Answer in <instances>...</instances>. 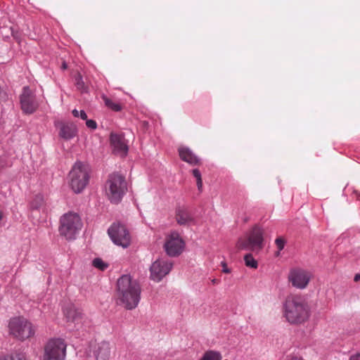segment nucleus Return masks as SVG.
<instances>
[{"label":"nucleus","instance_id":"nucleus-25","mask_svg":"<svg viewBox=\"0 0 360 360\" xmlns=\"http://www.w3.org/2000/svg\"><path fill=\"white\" fill-rule=\"evenodd\" d=\"M104 101L105 105L114 111H120L121 110V106L120 104L113 103L109 98L105 97Z\"/></svg>","mask_w":360,"mask_h":360},{"label":"nucleus","instance_id":"nucleus-31","mask_svg":"<svg viewBox=\"0 0 360 360\" xmlns=\"http://www.w3.org/2000/svg\"><path fill=\"white\" fill-rule=\"evenodd\" d=\"M349 360H360V353H356L351 355Z\"/></svg>","mask_w":360,"mask_h":360},{"label":"nucleus","instance_id":"nucleus-14","mask_svg":"<svg viewBox=\"0 0 360 360\" xmlns=\"http://www.w3.org/2000/svg\"><path fill=\"white\" fill-rule=\"evenodd\" d=\"M21 109L25 114H32L37 109L39 104L35 94L28 86H24L20 95Z\"/></svg>","mask_w":360,"mask_h":360},{"label":"nucleus","instance_id":"nucleus-26","mask_svg":"<svg viewBox=\"0 0 360 360\" xmlns=\"http://www.w3.org/2000/svg\"><path fill=\"white\" fill-rule=\"evenodd\" d=\"M193 174L196 178L197 180V186L199 190H201L202 186V181L201 178V174L198 169H194L193 170Z\"/></svg>","mask_w":360,"mask_h":360},{"label":"nucleus","instance_id":"nucleus-1","mask_svg":"<svg viewBox=\"0 0 360 360\" xmlns=\"http://www.w3.org/2000/svg\"><path fill=\"white\" fill-rule=\"evenodd\" d=\"M283 316L291 325H301L310 318L311 309L308 302L300 295H290L282 304Z\"/></svg>","mask_w":360,"mask_h":360},{"label":"nucleus","instance_id":"nucleus-8","mask_svg":"<svg viewBox=\"0 0 360 360\" xmlns=\"http://www.w3.org/2000/svg\"><path fill=\"white\" fill-rule=\"evenodd\" d=\"M8 326L11 334L20 340L28 339L35 333L34 326L23 317L12 319Z\"/></svg>","mask_w":360,"mask_h":360},{"label":"nucleus","instance_id":"nucleus-30","mask_svg":"<svg viewBox=\"0 0 360 360\" xmlns=\"http://www.w3.org/2000/svg\"><path fill=\"white\" fill-rule=\"evenodd\" d=\"M86 120V125L88 128L94 130L97 128V124L96 122L93 120Z\"/></svg>","mask_w":360,"mask_h":360},{"label":"nucleus","instance_id":"nucleus-20","mask_svg":"<svg viewBox=\"0 0 360 360\" xmlns=\"http://www.w3.org/2000/svg\"><path fill=\"white\" fill-rule=\"evenodd\" d=\"M0 360H27L25 354L22 352H14L5 355L0 358Z\"/></svg>","mask_w":360,"mask_h":360},{"label":"nucleus","instance_id":"nucleus-32","mask_svg":"<svg viewBox=\"0 0 360 360\" xmlns=\"http://www.w3.org/2000/svg\"><path fill=\"white\" fill-rule=\"evenodd\" d=\"M221 266L223 267L222 271L224 273L229 274L231 272L230 269L227 267L226 264L225 262H222Z\"/></svg>","mask_w":360,"mask_h":360},{"label":"nucleus","instance_id":"nucleus-3","mask_svg":"<svg viewBox=\"0 0 360 360\" xmlns=\"http://www.w3.org/2000/svg\"><path fill=\"white\" fill-rule=\"evenodd\" d=\"M127 191L124 177L118 174L109 176L105 185V191L108 200L112 203L121 201Z\"/></svg>","mask_w":360,"mask_h":360},{"label":"nucleus","instance_id":"nucleus-23","mask_svg":"<svg viewBox=\"0 0 360 360\" xmlns=\"http://www.w3.org/2000/svg\"><path fill=\"white\" fill-rule=\"evenodd\" d=\"M92 265L101 271H104L108 267V264L103 261L101 258H96L92 261Z\"/></svg>","mask_w":360,"mask_h":360},{"label":"nucleus","instance_id":"nucleus-33","mask_svg":"<svg viewBox=\"0 0 360 360\" xmlns=\"http://www.w3.org/2000/svg\"><path fill=\"white\" fill-rule=\"evenodd\" d=\"M354 281L355 282H358L359 281H360V274H356L354 277Z\"/></svg>","mask_w":360,"mask_h":360},{"label":"nucleus","instance_id":"nucleus-35","mask_svg":"<svg viewBox=\"0 0 360 360\" xmlns=\"http://www.w3.org/2000/svg\"><path fill=\"white\" fill-rule=\"evenodd\" d=\"M291 360H303V359L301 358H299V357H293L291 359Z\"/></svg>","mask_w":360,"mask_h":360},{"label":"nucleus","instance_id":"nucleus-21","mask_svg":"<svg viewBox=\"0 0 360 360\" xmlns=\"http://www.w3.org/2000/svg\"><path fill=\"white\" fill-rule=\"evenodd\" d=\"M221 355L219 352L210 350L206 352L200 360H221Z\"/></svg>","mask_w":360,"mask_h":360},{"label":"nucleus","instance_id":"nucleus-2","mask_svg":"<svg viewBox=\"0 0 360 360\" xmlns=\"http://www.w3.org/2000/svg\"><path fill=\"white\" fill-rule=\"evenodd\" d=\"M141 287L129 275L122 276L117 282L119 304L127 309H135L141 299Z\"/></svg>","mask_w":360,"mask_h":360},{"label":"nucleus","instance_id":"nucleus-36","mask_svg":"<svg viewBox=\"0 0 360 360\" xmlns=\"http://www.w3.org/2000/svg\"><path fill=\"white\" fill-rule=\"evenodd\" d=\"M225 360H228V359H225Z\"/></svg>","mask_w":360,"mask_h":360},{"label":"nucleus","instance_id":"nucleus-16","mask_svg":"<svg viewBox=\"0 0 360 360\" xmlns=\"http://www.w3.org/2000/svg\"><path fill=\"white\" fill-rule=\"evenodd\" d=\"M58 127L59 136L64 140H70L77 135V127L72 122H61L59 124Z\"/></svg>","mask_w":360,"mask_h":360},{"label":"nucleus","instance_id":"nucleus-10","mask_svg":"<svg viewBox=\"0 0 360 360\" xmlns=\"http://www.w3.org/2000/svg\"><path fill=\"white\" fill-rule=\"evenodd\" d=\"M163 248L169 257H177L184 251L185 242L179 232L173 231L166 234Z\"/></svg>","mask_w":360,"mask_h":360},{"label":"nucleus","instance_id":"nucleus-13","mask_svg":"<svg viewBox=\"0 0 360 360\" xmlns=\"http://www.w3.org/2000/svg\"><path fill=\"white\" fill-rule=\"evenodd\" d=\"M64 316L66 320L67 327L70 330H78L84 324V316L82 313L74 305L67 306L64 310Z\"/></svg>","mask_w":360,"mask_h":360},{"label":"nucleus","instance_id":"nucleus-19","mask_svg":"<svg viewBox=\"0 0 360 360\" xmlns=\"http://www.w3.org/2000/svg\"><path fill=\"white\" fill-rule=\"evenodd\" d=\"M179 153L181 159L190 165H198L200 162L199 158L187 147H180Z\"/></svg>","mask_w":360,"mask_h":360},{"label":"nucleus","instance_id":"nucleus-15","mask_svg":"<svg viewBox=\"0 0 360 360\" xmlns=\"http://www.w3.org/2000/svg\"><path fill=\"white\" fill-rule=\"evenodd\" d=\"M110 140L115 153L121 156L126 155L128 151V146L122 135L111 133Z\"/></svg>","mask_w":360,"mask_h":360},{"label":"nucleus","instance_id":"nucleus-27","mask_svg":"<svg viewBox=\"0 0 360 360\" xmlns=\"http://www.w3.org/2000/svg\"><path fill=\"white\" fill-rule=\"evenodd\" d=\"M72 112L73 116L75 117H79L82 120H86L87 118L86 113L84 110L79 111L76 109H74Z\"/></svg>","mask_w":360,"mask_h":360},{"label":"nucleus","instance_id":"nucleus-28","mask_svg":"<svg viewBox=\"0 0 360 360\" xmlns=\"http://www.w3.org/2000/svg\"><path fill=\"white\" fill-rule=\"evenodd\" d=\"M75 81H76V86H77V89H81V90L84 89V82L82 80V77L80 75H78L76 77Z\"/></svg>","mask_w":360,"mask_h":360},{"label":"nucleus","instance_id":"nucleus-6","mask_svg":"<svg viewBox=\"0 0 360 360\" xmlns=\"http://www.w3.org/2000/svg\"><path fill=\"white\" fill-rule=\"evenodd\" d=\"M82 227L80 217L76 212H69L60 219L59 232L67 240H73Z\"/></svg>","mask_w":360,"mask_h":360},{"label":"nucleus","instance_id":"nucleus-18","mask_svg":"<svg viewBox=\"0 0 360 360\" xmlns=\"http://www.w3.org/2000/svg\"><path fill=\"white\" fill-rule=\"evenodd\" d=\"M96 360H109L110 355V344L106 342H102L97 345L94 351Z\"/></svg>","mask_w":360,"mask_h":360},{"label":"nucleus","instance_id":"nucleus-22","mask_svg":"<svg viewBox=\"0 0 360 360\" xmlns=\"http://www.w3.org/2000/svg\"><path fill=\"white\" fill-rule=\"evenodd\" d=\"M245 264L248 267L257 269L258 264L251 254H247L244 257Z\"/></svg>","mask_w":360,"mask_h":360},{"label":"nucleus","instance_id":"nucleus-7","mask_svg":"<svg viewBox=\"0 0 360 360\" xmlns=\"http://www.w3.org/2000/svg\"><path fill=\"white\" fill-rule=\"evenodd\" d=\"M67 344L60 338L49 339L44 347L42 360H65Z\"/></svg>","mask_w":360,"mask_h":360},{"label":"nucleus","instance_id":"nucleus-5","mask_svg":"<svg viewBox=\"0 0 360 360\" xmlns=\"http://www.w3.org/2000/svg\"><path fill=\"white\" fill-rule=\"evenodd\" d=\"M89 180L88 167L81 162H75L68 175V183L72 191L76 193H81L87 186Z\"/></svg>","mask_w":360,"mask_h":360},{"label":"nucleus","instance_id":"nucleus-11","mask_svg":"<svg viewBox=\"0 0 360 360\" xmlns=\"http://www.w3.org/2000/svg\"><path fill=\"white\" fill-rule=\"evenodd\" d=\"M112 241L117 245L127 248L131 243V236L126 227L120 224H113L108 230Z\"/></svg>","mask_w":360,"mask_h":360},{"label":"nucleus","instance_id":"nucleus-29","mask_svg":"<svg viewBox=\"0 0 360 360\" xmlns=\"http://www.w3.org/2000/svg\"><path fill=\"white\" fill-rule=\"evenodd\" d=\"M275 243H276L277 248L278 249L279 251L282 250L284 248L285 241L283 238H276L275 240Z\"/></svg>","mask_w":360,"mask_h":360},{"label":"nucleus","instance_id":"nucleus-17","mask_svg":"<svg viewBox=\"0 0 360 360\" xmlns=\"http://www.w3.org/2000/svg\"><path fill=\"white\" fill-rule=\"evenodd\" d=\"M176 220L181 226H191L194 224V218L184 206L179 205L176 208Z\"/></svg>","mask_w":360,"mask_h":360},{"label":"nucleus","instance_id":"nucleus-4","mask_svg":"<svg viewBox=\"0 0 360 360\" xmlns=\"http://www.w3.org/2000/svg\"><path fill=\"white\" fill-rule=\"evenodd\" d=\"M264 230L258 226H254L246 234L245 238H240L236 242L238 250L258 251L264 247Z\"/></svg>","mask_w":360,"mask_h":360},{"label":"nucleus","instance_id":"nucleus-34","mask_svg":"<svg viewBox=\"0 0 360 360\" xmlns=\"http://www.w3.org/2000/svg\"><path fill=\"white\" fill-rule=\"evenodd\" d=\"M62 68L63 70H65L67 68V64L65 62L62 65Z\"/></svg>","mask_w":360,"mask_h":360},{"label":"nucleus","instance_id":"nucleus-24","mask_svg":"<svg viewBox=\"0 0 360 360\" xmlns=\"http://www.w3.org/2000/svg\"><path fill=\"white\" fill-rule=\"evenodd\" d=\"M44 199L41 195H37L34 200L31 203V207L32 209L37 210L41 207L43 205Z\"/></svg>","mask_w":360,"mask_h":360},{"label":"nucleus","instance_id":"nucleus-9","mask_svg":"<svg viewBox=\"0 0 360 360\" xmlns=\"http://www.w3.org/2000/svg\"><path fill=\"white\" fill-rule=\"evenodd\" d=\"M312 278L313 274L310 271L300 267L291 269L288 276L289 283L298 290L306 289Z\"/></svg>","mask_w":360,"mask_h":360},{"label":"nucleus","instance_id":"nucleus-12","mask_svg":"<svg viewBox=\"0 0 360 360\" xmlns=\"http://www.w3.org/2000/svg\"><path fill=\"white\" fill-rule=\"evenodd\" d=\"M173 266V263L167 258L162 257L153 262L150 267V278L155 282H160L167 276Z\"/></svg>","mask_w":360,"mask_h":360}]
</instances>
